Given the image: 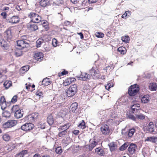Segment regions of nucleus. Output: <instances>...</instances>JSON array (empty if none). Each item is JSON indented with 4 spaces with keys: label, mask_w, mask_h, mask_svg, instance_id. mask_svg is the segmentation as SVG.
Masks as SVG:
<instances>
[{
    "label": "nucleus",
    "mask_w": 157,
    "mask_h": 157,
    "mask_svg": "<svg viewBox=\"0 0 157 157\" xmlns=\"http://www.w3.org/2000/svg\"><path fill=\"white\" fill-rule=\"evenodd\" d=\"M77 86L75 84L71 86L67 91V95L69 97L73 96L77 92Z\"/></svg>",
    "instance_id": "nucleus-1"
},
{
    "label": "nucleus",
    "mask_w": 157,
    "mask_h": 157,
    "mask_svg": "<svg viewBox=\"0 0 157 157\" xmlns=\"http://www.w3.org/2000/svg\"><path fill=\"white\" fill-rule=\"evenodd\" d=\"M90 75L93 79H98L101 76L98 70L96 67H93L89 71Z\"/></svg>",
    "instance_id": "nucleus-2"
},
{
    "label": "nucleus",
    "mask_w": 157,
    "mask_h": 157,
    "mask_svg": "<svg viewBox=\"0 0 157 157\" xmlns=\"http://www.w3.org/2000/svg\"><path fill=\"white\" fill-rule=\"evenodd\" d=\"M28 17L31 18V21L34 23H39L41 19L38 14L33 12L30 13L28 15Z\"/></svg>",
    "instance_id": "nucleus-3"
},
{
    "label": "nucleus",
    "mask_w": 157,
    "mask_h": 157,
    "mask_svg": "<svg viewBox=\"0 0 157 157\" xmlns=\"http://www.w3.org/2000/svg\"><path fill=\"white\" fill-rule=\"evenodd\" d=\"M136 85H132L129 88L128 93L130 96H134L138 92L139 88Z\"/></svg>",
    "instance_id": "nucleus-4"
},
{
    "label": "nucleus",
    "mask_w": 157,
    "mask_h": 157,
    "mask_svg": "<svg viewBox=\"0 0 157 157\" xmlns=\"http://www.w3.org/2000/svg\"><path fill=\"white\" fill-rule=\"evenodd\" d=\"M17 48L22 49L28 47L29 45L27 42L24 40H20L17 41Z\"/></svg>",
    "instance_id": "nucleus-5"
},
{
    "label": "nucleus",
    "mask_w": 157,
    "mask_h": 157,
    "mask_svg": "<svg viewBox=\"0 0 157 157\" xmlns=\"http://www.w3.org/2000/svg\"><path fill=\"white\" fill-rule=\"evenodd\" d=\"M34 125L30 123H26L22 125L21 129L25 131H28L32 130L34 127Z\"/></svg>",
    "instance_id": "nucleus-6"
},
{
    "label": "nucleus",
    "mask_w": 157,
    "mask_h": 157,
    "mask_svg": "<svg viewBox=\"0 0 157 157\" xmlns=\"http://www.w3.org/2000/svg\"><path fill=\"white\" fill-rule=\"evenodd\" d=\"M17 121L15 120H10L3 124V126L4 128H11L17 124Z\"/></svg>",
    "instance_id": "nucleus-7"
},
{
    "label": "nucleus",
    "mask_w": 157,
    "mask_h": 157,
    "mask_svg": "<svg viewBox=\"0 0 157 157\" xmlns=\"http://www.w3.org/2000/svg\"><path fill=\"white\" fill-rule=\"evenodd\" d=\"M90 144L89 145L88 149L91 151L98 144V142L95 139H91L90 140Z\"/></svg>",
    "instance_id": "nucleus-8"
},
{
    "label": "nucleus",
    "mask_w": 157,
    "mask_h": 157,
    "mask_svg": "<svg viewBox=\"0 0 157 157\" xmlns=\"http://www.w3.org/2000/svg\"><path fill=\"white\" fill-rule=\"evenodd\" d=\"M101 131L103 134L108 135L109 132V126L106 124L102 126L101 128Z\"/></svg>",
    "instance_id": "nucleus-9"
},
{
    "label": "nucleus",
    "mask_w": 157,
    "mask_h": 157,
    "mask_svg": "<svg viewBox=\"0 0 157 157\" xmlns=\"http://www.w3.org/2000/svg\"><path fill=\"white\" fill-rule=\"evenodd\" d=\"M19 21V18L17 16H13L10 19H8L7 21L9 23L15 24L18 22Z\"/></svg>",
    "instance_id": "nucleus-10"
},
{
    "label": "nucleus",
    "mask_w": 157,
    "mask_h": 157,
    "mask_svg": "<svg viewBox=\"0 0 157 157\" xmlns=\"http://www.w3.org/2000/svg\"><path fill=\"white\" fill-rule=\"evenodd\" d=\"M4 37L7 40L11 39L12 38V35L11 30L7 29L4 33Z\"/></svg>",
    "instance_id": "nucleus-11"
},
{
    "label": "nucleus",
    "mask_w": 157,
    "mask_h": 157,
    "mask_svg": "<svg viewBox=\"0 0 157 157\" xmlns=\"http://www.w3.org/2000/svg\"><path fill=\"white\" fill-rule=\"evenodd\" d=\"M90 74L86 73H82L80 77V79L83 81H86L90 78Z\"/></svg>",
    "instance_id": "nucleus-12"
},
{
    "label": "nucleus",
    "mask_w": 157,
    "mask_h": 157,
    "mask_svg": "<svg viewBox=\"0 0 157 157\" xmlns=\"http://www.w3.org/2000/svg\"><path fill=\"white\" fill-rule=\"evenodd\" d=\"M136 146L134 144H131L129 145L128 150L130 153L133 154L136 151Z\"/></svg>",
    "instance_id": "nucleus-13"
},
{
    "label": "nucleus",
    "mask_w": 157,
    "mask_h": 157,
    "mask_svg": "<svg viewBox=\"0 0 157 157\" xmlns=\"http://www.w3.org/2000/svg\"><path fill=\"white\" fill-rule=\"evenodd\" d=\"M0 45L1 47L3 49H7L9 46L7 42L3 39H2L0 40Z\"/></svg>",
    "instance_id": "nucleus-14"
},
{
    "label": "nucleus",
    "mask_w": 157,
    "mask_h": 157,
    "mask_svg": "<svg viewBox=\"0 0 157 157\" xmlns=\"http://www.w3.org/2000/svg\"><path fill=\"white\" fill-rule=\"evenodd\" d=\"M78 106V104L76 102L72 103L71 105L70 108H69L70 112L71 113H75L77 109Z\"/></svg>",
    "instance_id": "nucleus-15"
},
{
    "label": "nucleus",
    "mask_w": 157,
    "mask_h": 157,
    "mask_svg": "<svg viewBox=\"0 0 157 157\" xmlns=\"http://www.w3.org/2000/svg\"><path fill=\"white\" fill-rule=\"evenodd\" d=\"M14 117L16 118L19 119L22 117L23 116V112L22 109H20L14 113Z\"/></svg>",
    "instance_id": "nucleus-16"
},
{
    "label": "nucleus",
    "mask_w": 157,
    "mask_h": 157,
    "mask_svg": "<svg viewBox=\"0 0 157 157\" xmlns=\"http://www.w3.org/2000/svg\"><path fill=\"white\" fill-rule=\"evenodd\" d=\"M34 57L35 59L37 61H40L41 59L43 58L44 57L43 54L41 52L36 53L34 55Z\"/></svg>",
    "instance_id": "nucleus-17"
},
{
    "label": "nucleus",
    "mask_w": 157,
    "mask_h": 157,
    "mask_svg": "<svg viewBox=\"0 0 157 157\" xmlns=\"http://www.w3.org/2000/svg\"><path fill=\"white\" fill-rule=\"evenodd\" d=\"M75 79V78H68L66 79L63 82V85L65 86H67L70 84L72 82L74 81Z\"/></svg>",
    "instance_id": "nucleus-18"
},
{
    "label": "nucleus",
    "mask_w": 157,
    "mask_h": 157,
    "mask_svg": "<svg viewBox=\"0 0 157 157\" xmlns=\"http://www.w3.org/2000/svg\"><path fill=\"white\" fill-rule=\"evenodd\" d=\"M70 125L69 123L60 126L59 128V131L61 130L67 131V130L69 128Z\"/></svg>",
    "instance_id": "nucleus-19"
},
{
    "label": "nucleus",
    "mask_w": 157,
    "mask_h": 157,
    "mask_svg": "<svg viewBox=\"0 0 157 157\" xmlns=\"http://www.w3.org/2000/svg\"><path fill=\"white\" fill-rule=\"evenodd\" d=\"M147 130L150 133H152L154 132V125L152 122H150L147 126Z\"/></svg>",
    "instance_id": "nucleus-20"
},
{
    "label": "nucleus",
    "mask_w": 157,
    "mask_h": 157,
    "mask_svg": "<svg viewBox=\"0 0 157 157\" xmlns=\"http://www.w3.org/2000/svg\"><path fill=\"white\" fill-rule=\"evenodd\" d=\"M145 142H151L152 143H156L157 142V137L151 136L147 137L145 140Z\"/></svg>",
    "instance_id": "nucleus-21"
},
{
    "label": "nucleus",
    "mask_w": 157,
    "mask_h": 157,
    "mask_svg": "<svg viewBox=\"0 0 157 157\" xmlns=\"http://www.w3.org/2000/svg\"><path fill=\"white\" fill-rule=\"evenodd\" d=\"M131 108L133 112H136L140 109V105L138 104H135L132 106Z\"/></svg>",
    "instance_id": "nucleus-22"
},
{
    "label": "nucleus",
    "mask_w": 157,
    "mask_h": 157,
    "mask_svg": "<svg viewBox=\"0 0 157 157\" xmlns=\"http://www.w3.org/2000/svg\"><path fill=\"white\" fill-rule=\"evenodd\" d=\"M28 29L31 31H35L38 29V27L36 24H30L28 26Z\"/></svg>",
    "instance_id": "nucleus-23"
},
{
    "label": "nucleus",
    "mask_w": 157,
    "mask_h": 157,
    "mask_svg": "<svg viewBox=\"0 0 157 157\" xmlns=\"http://www.w3.org/2000/svg\"><path fill=\"white\" fill-rule=\"evenodd\" d=\"M49 0H40V4L41 6L45 7L49 4Z\"/></svg>",
    "instance_id": "nucleus-24"
},
{
    "label": "nucleus",
    "mask_w": 157,
    "mask_h": 157,
    "mask_svg": "<svg viewBox=\"0 0 157 157\" xmlns=\"http://www.w3.org/2000/svg\"><path fill=\"white\" fill-rule=\"evenodd\" d=\"M149 95H146L143 97L141 99V101L144 103H146L149 101Z\"/></svg>",
    "instance_id": "nucleus-25"
},
{
    "label": "nucleus",
    "mask_w": 157,
    "mask_h": 157,
    "mask_svg": "<svg viewBox=\"0 0 157 157\" xmlns=\"http://www.w3.org/2000/svg\"><path fill=\"white\" fill-rule=\"evenodd\" d=\"M149 88L151 91L156 90L157 89V85L156 83H150L149 86Z\"/></svg>",
    "instance_id": "nucleus-26"
},
{
    "label": "nucleus",
    "mask_w": 157,
    "mask_h": 157,
    "mask_svg": "<svg viewBox=\"0 0 157 157\" xmlns=\"http://www.w3.org/2000/svg\"><path fill=\"white\" fill-rule=\"evenodd\" d=\"M47 121L49 125H52L54 123V120L52 115H49L47 117Z\"/></svg>",
    "instance_id": "nucleus-27"
},
{
    "label": "nucleus",
    "mask_w": 157,
    "mask_h": 157,
    "mask_svg": "<svg viewBox=\"0 0 157 157\" xmlns=\"http://www.w3.org/2000/svg\"><path fill=\"white\" fill-rule=\"evenodd\" d=\"M18 49H17L16 50L15 54L17 57H19L21 56L22 55V49H20V48H18Z\"/></svg>",
    "instance_id": "nucleus-28"
},
{
    "label": "nucleus",
    "mask_w": 157,
    "mask_h": 157,
    "mask_svg": "<svg viewBox=\"0 0 157 157\" xmlns=\"http://www.w3.org/2000/svg\"><path fill=\"white\" fill-rule=\"evenodd\" d=\"M50 83V80L49 78H47L44 79L42 82V84L44 85V86H48L49 85Z\"/></svg>",
    "instance_id": "nucleus-29"
},
{
    "label": "nucleus",
    "mask_w": 157,
    "mask_h": 157,
    "mask_svg": "<svg viewBox=\"0 0 157 157\" xmlns=\"http://www.w3.org/2000/svg\"><path fill=\"white\" fill-rule=\"evenodd\" d=\"M118 50L122 54H124L126 52V50L123 47H120L118 48Z\"/></svg>",
    "instance_id": "nucleus-30"
},
{
    "label": "nucleus",
    "mask_w": 157,
    "mask_h": 157,
    "mask_svg": "<svg viewBox=\"0 0 157 157\" xmlns=\"http://www.w3.org/2000/svg\"><path fill=\"white\" fill-rule=\"evenodd\" d=\"M108 145L111 151H113L116 149V145L114 142L110 143Z\"/></svg>",
    "instance_id": "nucleus-31"
},
{
    "label": "nucleus",
    "mask_w": 157,
    "mask_h": 157,
    "mask_svg": "<svg viewBox=\"0 0 157 157\" xmlns=\"http://www.w3.org/2000/svg\"><path fill=\"white\" fill-rule=\"evenodd\" d=\"M135 132V129L134 128L130 129L128 132V136L130 137H131L133 136Z\"/></svg>",
    "instance_id": "nucleus-32"
},
{
    "label": "nucleus",
    "mask_w": 157,
    "mask_h": 157,
    "mask_svg": "<svg viewBox=\"0 0 157 157\" xmlns=\"http://www.w3.org/2000/svg\"><path fill=\"white\" fill-rule=\"evenodd\" d=\"M121 40L123 42L126 43H128L129 41V37L128 36H122L121 37Z\"/></svg>",
    "instance_id": "nucleus-33"
},
{
    "label": "nucleus",
    "mask_w": 157,
    "mask_h": 157,
    "mask_svg": "<svg viewBox=\"0 0 157 157\" xmlns=\"http://www.w3.org/2000/svg\"><path fill=\"white\" fill-rule=\"evenodd\" d=\"M6 89H8L11 85V82L10 81H5L3 84Z\"/></svg>",
    "instance_id": "nucleus-34"
},
{
    "label": "nucleus",
    "mask_w": 157,
    "mask_h": 157,
    "mask_svg": "<svg viewBox=\"0 0 157 157\" xmlns=\"http://www.w3.org/2000/svg\"><path fill=\"white\" fill-rule=\"evenodd\" d=\"M27 150H23L17 155V157H23L24 155L27 154Z\"/></svg>",
    "instance_id": "nucleus-35"
},
{
    "label": "nucleus",
    "mask_w": 157,
    "mask_h": 157,
    "mask_svg": "<svg viewBox=\"0 0 157 157\" xmlns=\"http://www.w3.org/2000/svg\"><path fill=\"white\" fill-rule=\"evenodd\" d=\"M20 109L18 107V106L17 105H14L13 106V107L11 108V110L12 112L13 113H16L17 111L20 110Z\"/></svg>",
    "instance_id": "nucleus-36"
},
{
    "label": "nucleus",
    "mask_w": 157,
    "mask_h": 157,
    "mask_svg": "<svg viewBox=\"0 0 157 157\" xmlns=\"http://www.w3.org/2000/svg\"><path fill=\"white\" fill-rule=\"evenodd\" d=\"M38 114L37 113H33L30 115V118L32 119V120L35 121L37 117Z\"/></svg>",
    "instance_id": "nucleus-37"
},
{
    "label": "nucleus",
    "mask_w": 157,
    "mask_h": 157,
    "mask_svg": "<svg viewBox=\"0 0 157 157\" xmlns=\"http://www.w3.org/2000/svg\"><path fill=\"white\" fill-rule=\"evenodd\" d=\"M43 41L44 40L42 39H38L36 41V47L37 48L40 47Z\"/></svg>",
    "instance_id": "nucleus-38"
},
{
    "label": "nucleus",
    "mask_w": 157,
    "mask_h": 157,
    "mask_svg": "<svg viewBox=\"0 0 157 157\" xmlns=\"http://www.w3.org/2000/svg\"><path fill=\"white\" fill-rule=\"evenodd\" d=\"M66 114V109L61 110L58 113L59 116H61L62 117H64Z\"/></svg>",
    "instance_id": "nucleus-39"
},
{
    "label": "nucleus",
    "mask_w": 157,
    "mask_h": 157,
    "mask_svg": "<svg viewBox=\"0 0 157 157\" xmlns=\"http://www.w3.org/2000/svg\"><path fill=\"white\" fill-rule=\"evenodd\" d=\"M2 138L4 140L8 141L10 140V137L8 134H5L3 135Z\"/></svg>",
    "instance_id": "nucleus-40"
},
{
    "label": "nucleus",
    "mask_w": 157,
    "mask_h": 157,
    "mask_svg": "<svg viewBox=\"0 0 157 157\" xmlns=\"http://www.w3.org/2000/svg\"><path fill=\"white\" fill-rule=\"evenodd\" d=\"M2 116L4 117L9 118L10 117V114L9 112L6 111L3 113Z\"/></svg>",
    "instance_id": "nucleus-41"
},
{
    "label": "nucleus",
    "mask_w": 157,
    "mask_h": 157,
    "mask_svg": "<svg viewBox=\"0 0 157 157\" xmlns=\"http://www.w3.org/2000/svg\"><path fill=\"white\" fill-rule=\"evenodd\" d=\"M79 128L84 129L86 127L85 123L83 120H82L81 123H79L78 126Z\"/></svg>",
    "instance_id": "nucleus-42"
},
{
    "label": "nucleus",
    "mask_w": 157,
    "mask_h": 157,
    "mask_svg": "<svg viewBox=\"0 0 157 157\" xmlns=\"http://www.w3.org/2000/svg\"><path fill=\"white\" fill-rule=\"evenodd\" d=\"M128 146V143H124L120 148V150L121 151H123Z\"/></svg>",
    "instance_id": "nucleus-43"
},
{
    "label": "nucleus",
    "mask_w": 157,
    "mask_h": 157,
    "mask_svg": "<svg viewBox=\"0 0 157 157\" xmlns=\"http://www.w3.org/2000/svg\"><path fill=\"white\" fill-rule=\"evenodd\" d=\"M29 69V67L28 66H25L22 67L21 69V71H23L24 72H26Z\"/></svg>",
    "instance_id": "nucleus-44"
},
{
    "label": "nucleus",
    "mask_w": 157,
    "mask_h": 157,
    "mask_svg": "<svg viewBox=\"0 0 157 157\" xmlns=\"http://www.w3.org/2000/svg\"><path fill=\"white\" fill-rule=\"evenodd\" d=\"M61 131L58 134V136L59 137H62L63 135H65L67 133V131Z\"/></svg>",
    "instance_id": "nucleus-45"
},
{
    "label": "nucleus",
    "mask_w": 157,
    "mask_h": 157,
    "mask_svg": "<svg viewBox=\"0 0 157 157\" xmlns=\"http://www.w3.org/2000/svg\"><path fill=\"white\" fill-rule=\"evenodd\" d=\"M96 36L98 38H102L104 37V34L102 33L96 32L95 33Z\"/></svg>",
    "instance_id": "nucleus-46"
},
{
    "label": "nucleus",
    "mask_w": 157,
    "mask_h": 157,
    "mask_svg": "<svg viewBox=\"0 0 157 157\" xmlns=\"http://www.w3.org/2000/svg\"><path fill=\"white\" fill-rule=\"evenodd\" d=\"M127 117L128 119H131L134 121H136V118L132 115H129L127 116Z\"/></svg>",
    "instance_id": "nucleus-47"
},
{
    "label": "nucleus",
    "mask_w": 157,
    "mask_h": 157,
    "mask_svg": "<svg viewBox=\"0 0 157 157\" xmlns=\"http://www.w3.org/2000/svg\"><path fill=\"white\" fill-rule=\"evenodd\" d=\"M136 117L139 119L143 120L145 118V116L142 114L136 115Z\"/></svg>",
    "instance_id": "nucleus-48"
},
{
    "label": "nucleus",
    "mask_w": 157,
    "mask_h": 157,
    "mask_svg": "<svg viewBox=\"0 0 157 157\" xmlns=\"http://www.w3.org/2000/svg\"><path fill=\"white\" fill-rule=\"evenodd\" d=\"M43 93L41 92L38 91L36 93V96L39 97V98L43 97Z\"/></svg>",
    "instance_id": "nucleus-49"
},
{
    "label": "nucleus",
    "mask_w": 157,
    "mask_h": 157,
    "mask_svg": "<svg viewBox=\"0 0 157 157\" xmlns=\"http://www.w3.org/2000/svg\"><path fill=\"white\" fill-rule=\"evenodd\" d=\"M68 73V72L65 70H64L61 73H58V75L60 77L64 75H66Z\"/></svg>",
    "instance_id": "nucleus-50"
},
{
    "label": "nucleus",
    "mask_w": 157,
    "mask_h": 157,
    "mask_svg": "<svg viewBox=\"0 0 157 157\" xmlns=\"http://www.w3.org/2000/svg\"><path fill=\"white\" fill-rule=\"evenodd\" d=\"M52 45L55 47H56L57 45V41L55 38H53L52 40Z\"/></svg>",
    "instance_id": "nucleus-51"
},
{
    "label": "nucleus",
    "mask_w": 157,
    "mask_h": 157,
    "mask_svg": "<svg viewBox=\"0 0 157 157\" xmlns=\"http://www.w3.org/2000/svg\"><path fill=\"white\" fill-rule=\"evenodd\" d=\"M56 152L58 154H60L62 152V150L60 147H57L55 150Z\"/></svg>",
    "instance_id": "nucleus-52"
},
{
    "label": "nucleus",
    "mask_w": 157,
    "mask_h": 157,
    "mask_svg": "<svg viewBox=\"0 0 157 157\" xmlns=\"http://www.w3.org/2000/svg\"><path fill=\"white\" fill-rule=\"evenodd\" d=\"M0 105L1 106V109L2 110L5 109L6 107V102L0 103Z\"/></svg>",
    "instance_id": "nucleus-53"
},
{
    "label": "nucleus",
    "mask_w": 157,
    "mask_h": 157,
    "mask_svg": "<svg viewBox=\"0 0 157 157\" xmlns=\"http://www.w3.org/2000/svg\"><path fill=\"white\" fill-rule=\"evenodd\" d=\"M111 113L110 114V115L112 117L116 118L117 117V114L116 113L115 111L111 112Z\"/></svg>",
    "instance_id": "nucleus-54"
},
{
    "label": "nucleus",
    "mask_w": 157,
    "mask_h": 157,
    "mask_svg": "<svg viewBox=\"0 0 157 157\" xmlns=\"http://www.w3.org/2000/svg\"><path fill=\"white\" fill-rule=\"evenodd\" d=\"M113 85H111L109 83H108V84L107 86H105V88L106 89L109 90L110 88L113 87Z\"/></svg>",
    "instance_id": "nucleus-55"
},
{
    "label": "nucleus",
    "mask_w": 157,
    "mask_h": 157,
    "mask_svg": "<svg viewBox=\"0 0 157 157\" xmlns=\"http://www.w3.org/2000/svg\"><path fill=\"white\" fill-rule=\"evenodd\" d=\"M17 97L16 95L14 96L12 98L11 101L12 102L14 103L17 101Z\"/></svg>",
    "instance_id": "nucleus-56"
},
{
    "label": "nucleus",
    "mask_w": 157,
    "mask_h": 157,
    "mask_svg": "<svg viewBox=\"0 0 157 157\" xmlns=\"http://www.w3.org/2000/svg\"><path fill=\"white\" fill-rule=\"evenodd\" d=\"M105 112L106 111L105 110H101L99 112V114L101 115L104 116V115H105Z\"/></svg>",
    "instance_id": "nucleus-57"
},
{
    "label": "nucleus",
    "mask_w": 157,
    "mask_h": 157,
    "mask_svg": "<svg viewBox=\"0 0 157 157\" xmlns=\"http://www.w3.org/2000/svg\"><path fill=\"white\" fill-rule=\"evenodd\" d=\"M6 102V100L4 96H2L0 98V103Z\"/></svg>",
    "instance_id": "nucleus-58"
},
{
    "label": "nucleus",
    "mask_w": 157,
    "mask_h": 157,
    "mask_svg": "<svg viewBox=\"0 0 157 157\" xmlns=\"http://www.w3.org/2000/svg\"><path fill=\"white\" fill-rule=\"evenodd\" d=\"M1 15L2 16L4 19H5L6 17V12H3L1 13Z\"/></svg>",
    "instance_id": "nucleus-59"
},
{
    "label": "nucleus",
    "mask_w": 157,
    "mask_h": 157,
    "mask_svg": "<svg viewBox=\"0 0 157 157\" xmlns=\"http://www.w3.org/2000/svg\"><path fill=\"white\" fill-rule=\"evenodd\" d=\"M102 150L101 148L98 147L95 149V152L98 154L100 151L101 150Z\"/></svg>",
    "instance_id": "nucleus-60"
},
{
    "label": "nucleus",
    "mask_w": 157,
    "mask_h": 157,
    "mask_svg": "<svg viewBox=\"0 0 157 157\" xmlns=\"http://www.w3.org/2000/svg\"><path fill=\"white\" fill-rule=\"evenodd\" d=\"M105 153L103 150H101L100 151L98 154V155L100 156H103Z\"/></svg>",
    "instance_id": "nucleus-61"
},
{
    "label": "nucleus",
    "mask_w": 157,
    "mask_h": 157,
    "mask_svg": "<svg viewBox=\"0 0 157 157\" xmlns=\"http://www.w3.org/2000/svg\"><path fill=\"white\" fill-rule=\"evenodd\" d=\"M79 132V131L78 130H75L73 132V133L75 135H77L78 134Z\"/></svg>",
    "instance_id": "nucleus-62"
},
{
    "label": "nucleus",
    "mask_w": 157,
    "mask_h": 157,
    "mask_svg": "<svg viewBox=\"0 0 157 157\" xmlns=\"http://www.w3.org/2000/svg\"><path fill=\"white\" fill-rule=\"evenodd\" d=\"M71 22L68 21H66L64 22V24L66 26H69L70 25Z\"/></svg>",
    "instance_id": "nucleus-63"
},
{
    "label": "nucleus",
    "mask_w": 157,
    "mask_h": 157,
    "mask_svg": "<svg viewBox=\"0 0 157 157\" xmlns=\"http://www.w3.org/2000/svg\"><path fill=\"white\" fill-rule=\"evenodd\" d=\"M98 0H88L90 3H92L96 2Z\"/></svg>",
    "instance_id": "nucleus-64"
}]
</instances>
